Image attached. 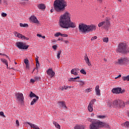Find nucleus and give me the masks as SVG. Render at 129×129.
<instances>
[{
    "instance_id": "nucleus-6",
    "label": "nucleus",
    "mask_w": 129,
    "mask_h": 129,
    "mask_svg": "<svg viewBox=\"0 0 129 129\" xmlns=\"http://www.w3.org/2000/svg\"><path fill=\"white\" fill-rule=\"evenodd\" d=\"M109 26H110V21H109L108 18H106L105 21L101 22L98 24L99 28L102 27L104 29L109 28Z\"/></svg>"
},
{
    "instance_id": "nucleus-5",
    "label": "nucleus",
    "mask_w": 129,
    "mask_h": 129,
    "mask_svg": "<svg viewBox=\"0 0 129 129\" xmlns=\"http://www.w3.org/2000/svg\"><path fill=\"white\" fill-rule=\"evenodd\" d=\"M114 107H117L118 108H123L125 104L124 102L121 100H116L114 101L112 105Z\"/></svg>"
},
{
    "instance_id": "nucleus-7",
    "label": "nucleus",
    "mask_w": 129,
    "mask_h": 129,
    "mask_svg": "<svg viewBox=\"0 0 129 129\" xmlns=\"http://www.w3.org/2000/svg\"><path fill=\"white\" fill-rule=\"evenodd\" d=\"M103 122L100 121L95 120L93 123L90 125V129H98L99 126L102 125Z\"/></svg>"
},
{
    "instance_id": "nucleus-34",
    "label": "nucleus",
    "mask_w": 129,
    "mask_h": 129,
    "mask_svg": "<svg viewBox=\"0 0 129 129\" xmlns=\"http://www.w3.org/2000/svg\"><path fill=\"white\" fill-rule=\"evenodd\" d=\"M61 52L62 51L61 50H59L58 51H57V59H60V55H61Z\"/></svg>"
},
{
    "instance_id": "nucleus-1",
    "label": "nucleus",
    "mask_w": 129,
    "mask_h": 129,
    "mask_svg": "<svg viewBox=\"0 0 129 129\" xmlns=\"http://www.w3.org/2000/svg\"><path fill=\"white\" fill-rule=\"evenodd\" d=\"M59 26L63 29L76 28L75 23L71 21V14L67 11L60 16Z\"/></svg>"
},
{
    "instance_id": "nucleus-28",
    "label": "nucleus",
    "mask_w": 129,
    "mask_h": 129,
    "mask_svg": "<svg viewBox=\"0 0 129 129\" xmlns=\"http://www.w3.org/2000/svg\"><path fill=\"white\" fill-rule=\"evenodd\" d=\"M124 126L126 127V128H129V122L128 121H126L124 123Z\"/></svg>"
},
{
    "instance_id": "nucleus-54",
    "label": "nucleus",
    "mask_w": 129,
    "mask_h": 129,
    "mask_svg": "<svg viewBox=\"0 0 129 129\" xmlns=\"http://www.w3.org/2000/svg\"><path fill=\"white\" fill-rule=\"evenodd\" d=\"M4 56H6L7 58H9V56L7 54H4Z\"/></svg>"
},
{
    "instance_id": "nucleus-12",
    "label": "nucleus",
    "mask_w": 129,
    "mask_h": 129,
    "mask_svg": "<svg viewBox=\"0 0 129 129\" xmlns=\"http://www.w3.org/2000/svg\"><path fill=\"white\" fill-rule=\"evenodd\" d=\"M47 74L49 75V76H50L51 78L53 77V76H55V72L53 71V70L52 69H49L47 71Z\"/></svg>"
},
{
    "instance_id": "nucleus-30",
    "label": "nucleus",
    "mask_w": 129,
    "mask_h": 129,
    "mask_svg": "<svg viewBox=\"0 0 129 129\" xmlns=\"http://www.w3.org/2000/svg\"><path fill=\"white\" fill-rule=\"evenodd\" d=\"M53 124H54L55 127H57V128H60V125H59V124H58V123L56 122H54Z\"/></svg>"
},
{
    "instance_id": "nucleus-42",
    "label": "nucleus",
    "mask_w": 129,
    "mask_h": 129,
    "mask_svg": "<svg viewBox=\"0 0 129 129\" xmlns=\"http://www.w3.org/2000/svg\"><path fill=\"white\" fill-rule=\"evenodd\" d=\"M61 37H68V35L60 33Z\"/></svg>"
},
{
    "instance_id": "nucleus-46",
    "label": "nucleus",
    "mask_w": 129,
    "mask_h": 129,
    "mask_svg": "<svg viewBox=\"0 0 129 129\" xmlns=\"http://www.w3.org/2000/svg\"><path fill=\"white\" fill-rule=\"evenodd\" d=\"M52 48H53V49H54V50H57V45H53Z\"/></svg>"
},
{
    "instance_id": "nucleus-19",
    "label": "nucleus",
    "mask_w": 129,
    "mask_h": 129,
    "mask_svg": "<svg viewBox=\"0 0 129 129\" xmlns=\"http://www.w3.org/2000/svg\"><path fill=\"white\" fill-rule=\"evenodd\" d=\"M38 8L39 10H45L46 9V6L44 5L43 4H40L38 5Z\"/></svg>"
},
{
    "instance_id": "nucleus-33",
    "label": "nucleus",
    "mask_w": 129,
    "mask_h": 129,
    "mask_svg": "<svg viewBox=\"0 0 129 129\" xmlns=\"http://www.w3.org/2000/svg\"><path fill=\"white\" fill-rule=\"evenodd\" d=\"M80 78V77H77L76 78H71L70 79L69 81H70V80H72V81H75V80H76V79H79Z\"/></svg>"
},
{
    "instance_id": "nucleus-63",
    "label": "nucleus",
    "mask_w": 129,
    "mask_h": 129,
    "mask_svg": "<svg viewBox=\"0 0 129 129\" xmlns=\"http://www.w3.org/2000/svg\"><path fill=\"white\" fill-rule=\"evenodd\" d=\"M2 2V0H0V3Z\"/></svg>"
},
{
    "instance_id": "nucleus-38",
    "label": "nucleus",
    "mask_w": 129,
    "mask_h": 129,
    "mask_svg": "<svg viewBox=\"0 0 129 129\" xmlns=\"http://www.w3.org/2000/svg\"><path fill=\"white\" fill-rule=\"evenodd\" d=\"M21 39L22 40H29V38L26 37V36H23V35H22V36L21 37Z\"/></svg>"
},
{
    "instance_id": "nucleus-17",
    "label": "nucleus",
    "mask_w": 129,
    "mask_h": 129,
    "mask_svg": "<svg viewBox=\"0 0 129 129\" xmlns=\"http://www.w3.org/2000/svg\"><path fill=\"white\" fill-rule=\"evenodd\" d=\"M85 60L86 61V63L88 64V66H91V63L90 62V61L89 60V58H88V56H87V54H86L84 57Z\"/></svg>"
},
{
    "instance_id": "nucleus-53",
    "label": "nucleus",
    "mask_w": 129,
    "mask_h": 129,
    "mask_svg": "<svg viewBox=\"0 0 129 129\" xmlns=\"http://www.w3.org/2000/svg\"><path fill=\"white\" fill-rule=\"evenodd\" d=\"M37 36L38 37V38H41L42 35L41 34H37Z\"/></svg>"
},
{
    "instance_id": "nucleus-48",
    "label": "nucleus",
    "mask_w": 129,
    "mask_h": 129,
    "mask_svg": "<svg viewBox=\"0 0 129 129\" xmlns=\"http://www.w3.org/2000/svg\"><path fill=\"white\" fill-rule=\"evenodd\" d=\"M2 16L4 17L5 18V17H7V14L6 13H2Z\"/></svg>"
},
{
    "instance_id": "nucleus-37",
    "label": "nucleus",
    "mask_w": 129,
    "mask_h": 129,
    "mask_svg": "<svg viewBox=\"0 0 129 129\" xmlns=\"http://www.w3.org/2000/svg\"><path fill=\"white\" fill-rule=\"evenodd\" d=\"M80 72L82 74H84V75H86V72L84 70H81Z\"/></svg>"
},
{
    "instance_id": "nucleus-59",
    "label": "nucleus",
    "mask_w": 129,
    "mask_h": 129,
    "mask_svg": "<svg viewBox=\"0 0 129 129\" xmlns=\"http://www.w3.org/2000/svg\"><path fill=\"white\" fill-rule=\"evenodd\" d=\"M91 115H94V113H92Z\"/></svg>"
},
{
    "instance_id": "nucleus-24",
    "label": "nucleus",
    "mask_w": 129,
    "mask_h": 129,
    "mask_svg": "<svg viewBox=\"0 0 129 129\" xmlns=\"http://www.w3.org/2000/svg\"><path fill=\"white\" fill-rule=\"evenodd\" d=\"M97 117L100 119H104L106 117V116L104 115H97Z\"/></svg>"
},
{
    "instance_id": "nucleus-56",
    "label": "nucleus",
    "mask_w": 129,
    "mask_h": 129,
    "mask_svg": "<svg viewBox=\"0 0 129 129\" xmlns=\"http://www.w3.org/2000/svg\"><path fill=\"white\" fill-rule=\"evenodd\" d=\"M50 12L53 13V10H51Z\"/></svg>"
},
{
    "instance_id": "nucleus-13",
    "label": "nucleus",
    "mask_w": 129,
    "mask_h": 129,
    "mask_svg": "<svg viewBox=\"0 0 129 129\" xmlns=\"http://www.w3.org/2000/svg\"><path fill=\"white\" fill-rule=\"evenodd\" d=\"M17 98L21 102L24 101V95L22 93H18L17 94Z\"/></svg>"
},
{
    "instance_id": "nucleus-27",
    "label": "nucleus",
    "mask_w": 129,
    "mask_h": 129,
    "mask_svg": "<svg viewBox=\"0 0 129 129\" xmlns=\"http://www.w3.org/2000/svg\"><path fill=\"white\" fill-rule=\"evenodd\" d=\"M37 97H38V96H36L33 92H31L30 97H36V98H37Z\"/></svg>"
},
{
    "instance_id": "nucleus-20",
    "label": "nucleus",
    "mask_w": 129,
    "mask_h": 129,
    "mask_svg": "<svg viewBox=\"0 0 129 129\" xmlns=\"http://www.w3.org/2000/svg\"><path fill=\"white\" fill-rule=\"evenodd\" d=\"M24 63L26 64V69L28 70L30 69V66H29V60L27 59H25Z\"/></svg>"
},
{
    "instance_id": "nucleus-47",
    "label": "nucleus",
    "mask_w": 129,
    "mask_h": 129,
    "mask_svg": "<svg viewBox=\"0 0 129 129\" xmlns=\"http://www.w3.org/2000/svg\"><path fill=\"white\" fill-rule=\"evenodd\" d=\"M37 57L35 58V60L36 63L39 62V56H36Z\"/></svg>"
},
{
    "instance_id": "nucleus-58",
    "label": "nucleus",
    "mask_w": 129,
    "mask_h": 129,
    "mask_svg": "<svg viewBox=\"0 0 129 129\" xmlns=\"http://www.w3.org/2000/svg\"><path fill=\"white\" fill-rule=\"evenodd\" d=\"M4 55V54L0 53V55Z\"/></svg>"
},
{
    "instance_id": "nucleus-2",
    "label": "nucleus",
    "mask_w": 129,
    "mask_h": 129,
    "mask_svg": "<svg viewBox=\"0 0 129 129\" xmlns=\"http://www.w3.org/2000/svg\"><path fill=\"white\" fill-rule=\"evenodd\" d=\"M67 7V2L65 0H55L53 3L54 11L57 13H63Z\"/></svg>"
},
{
    "instance_id": "nucleus-36",
    "label": "nucleus",
    "mask_w": 129,
    "mask_h": 129,
    "mask_svg": "<svg viewBox=\"0 0 129 129\" xmlns=\"http://www.w3.org/2000/svg\"><path fill=\"white\" fill-rule=\"evenodd\" d=\"M103 42H105L106 43L108 42V38L105 37L103 38Z\"/></svg>"
},
{
    "instance_id": "nucleus-52",
    "label": "nucleus",
    "mask_w": 129,
    "mask_h": 129,
    "mask_svg": "<svg viewBox=\"0 0 129 129\" xmlns=\"http://www.w3.org/2000/svg\"><path fill=\"white\" fill-rule=\"evenodd\" d=\"M119 77H121V75H119L117 77H116L115 78V79H117V78H119Z\"/></svg>"
},
{
    "instance_id": "nucleus-21",
    "label": "nucleus",
    "mask_w": 129,
    "mask_h": 129,
    "mask_svg": "<svg viewBox=\"0 0 129 129\" xmlns=\"http://www.w3.org/2000/svg\"><path fill=\"white\" fill-rule=\"evenodd\" d=\"M14 34L15 35V36H16V37H18V38L22 39V37L23 35L21 34V33H19L15 31L14 32Z\"/></svg>"
},
{
    "instance_id": "nucleus-31",
    "label": "nucleus",
    "mask_w": 129,
    "mask_h": 129,
    "mask_svg": "<svg viewBox=\"0 0 129 129\" xmlns=\"http://www.w3.org/2000/svg\"><path fill=\"white\" fill-rule=\"evenodd\" d=\"M20 27H23L24 28L26 27H29V25L28 24H23V23H20Z\"/></svg>"
},
{
    "instance_id": "nucleus-22",
    "label": "nucleus",
    "mask_w": 129,
    "mask_h": 129,
    "mask_svg": "<svg viewBox=\"0 0 129 129\" xmlns=\"http://www.w3.org/2000/svg\"><path fill=\"white\" fill-rule=\"evenodd\" d=\"M1 61L2 62H3V63H4V64H5V65H6L7 68L8 67H9V63L8 62V60L4 58H1Z\"/></svg>"
},
{
    "instance_id": "nucleus-23",
    "label": "nucleus",
    "mask_w": 129,
    "mask_h": 129,
    "mask_svg": "<svg viewBox=\"0 0 129 129\" xmlns=\"http://www.w3.org/2000/svg\"><path fill=\"white\" fill-rule=\"evenodd\" d=\"M39 100V97H36V99H33L31 103V105H34L35 103Z\"/></svg>"
},
{
    "instance_id": "nucleus-40",
    "label": "nucleus",
    "mask_w": 129,
    "mask_h": 129,
    "mask_svg": "<svg viewBox=\"0 0 129 129\" xmlns=\"http://www.w3.org/2000/svg\"><path fill=\"white\" fill-rule=\"evenodd\" d=\"M80 70H79V69H77V68H75V69H73V71H75L77 72H79V71H80Z\"/></svg>"
},
{
    "instance_id": "nucleus-57",
    "label": "nucleus",
    "mask_w": 129,
    "mask_h": 129,
    "mask_svg": "<svg viewBox=\"0 0 129 129\" xmlns=\"http://www.w3.org/2000/svg\"><path fill=\"white\" fill-rule=\"evenodd\" d=\"M107 127H109V125H107Z\"/></svg>"
},
{
    "instance_id": "nucleus-50",
    "label": "nucleus",
    "mask_w": 129,
    "mask_h": 129,
    "mask_svg": "<svg viewBox=\"0 0 129 129\" xmlns=\"http://www.w3.org/2000/svg\"><path fill=\"white\" fill-rule=\"evenodd\" d=\"M16 124L19 126L20 125V122H19V120H17L16 121Z\"/></svg>"
},
{
    "instance_id": "nucleus-64",
    "label": "nucleus",
    "mask_w": 129,
    "mask_h": 129,
    "mask_svg": "<svg viewBox=\"0 0 129 129\" xmlns=\"http://www.w3.org/2000/svg\"><path fill=\"white\" fill-rule=\"evenodd\" d=\"M128 116H129V113H128Z\"/></svg>"
},
{
    "instance_id": "nucleus-43",
    "label": "nucleus",
    "mask_w": 129,
    "mask_h": 129,
    "mask_svg": "<svg viewBox=\"0 0 129 129\" xmlns=\"http://www.w3.org/2000/svg\"><path fill=\"white\" fill-rule=\"evenodd\" d=\"M34 79H35V81H38V80H40V77H35L34 78Z\"/></svg>"
},
{
    "instance_id": "nucleus-60",
    "label": "nucleus",
    "mask_w": 129,
    "mask_h": 129,
    "mask_svg": "<svg viewBox=\"0 0 129 129\" xmlns=\"http://www.w3.org/2000/svg\"><path fill=\"white\" fill-rule=\"evenodd\" d=\"M15 64H17V62H15Z\"/></svg>"
},
{
    "instance_id": "nucleus-49",
    "label": "nucleus",
    "mask_w": 129,
    "mask_h": 129,
    "mask_svg": "<svg viewBox=\"0 0 129 129\" xmlns=\"http://www.w3.org/2000/svg\"><path fill=\"white\" fill-rule=\"evenodd\" d=\"M36 68H37L40 67V63H39V62H36Z\"/></svg>"
},
{
    "instance_id": "nucleus-55",
    "label": "nucleus",
    "mask_w": 129,
    "mask_h": 129,
    "mask_svg": "<svg viewBox=\"0 0 129 129\" xmlns=\"http://www.w3.org/2000/svg\"><path fill=\"white\" fill-rule=\"evenodd\" d=\"M41 38H42V39H45V36H42Z\"/></svg>"
},
{
    "instance_id": "nucleus-32",
    "label": "nucleus",
    "mask_w": 129,
    "mask_h": 129,
    "mask_svg": "<svg viewBox=\"0 0 129 129\" xmlns=\"http://www.w3.org/2000/svg\"><path fill=\"white\" fill-rule=\"evenodd\" d=\"M71 74H73L74 75H78V73L76 72L75 71H73V69H72L71 71Z\"/></svg>"
},
{
    "instance_id": "nucleus-51",
    "label": "nucleus",
    "mask_w": 129,
    "mask_h": 129,
    "mask_svg": "<svg viewBox=\"0 0 129 129\" xmlns=\"http://www.w3.org/2000/svg\"><path fill=\"white\" fill-rule=\"evenodd\" d=\"M30 81L32 83H34V82H35L36 81V80H35V79L34 80V79H32L30 80Z\"/></svg>"
},
{
    "instance_id": "nucleus-14",
    "label": "nucleus",
    "mask_w": 129,
    "mask_h": 129,
    "mask_svg": "<svg viewBox=\"0 0 129 129\" xmlns=\"http://www.w3.org/2000/svg\"><path fill=\"white\" fill-rule=\"evenodd\" d=\"M30 21H31V22H32V23H34V24L39 23V21L35 16H31L30 18Z\"/></svg>"
},
{
    "instance_id": "nucleus-26",
    "label": "nucleus",
    "mask_w": 129,
    "mask_h": 129,
    "mask_svg": "<svg viewBox=\"0 0 129 129\" xmlns=\"http://www.w3.org/2000/svg\"><path fill=\"white\" fill-rule=\"evenodd\" d=\"M75 129H84V126L83 125H76L75 127Z\"/></svg>"
},
{
    "instance_id": "nucleus-11",
    "label": "nucleus",
    "mask_w": 129,
    "mask_h": 129,
    "mask_svg": "<svg viewBox=\"0 0 129 129\" xmlns=\"http://www.w3.org/2000/svg\"><path fill=\"white\" fill-rule=\"evenodd\" d=\"M112 92L113 93H115V94H118L119 93H122L121 92V88H115L112 90Z\"/></svg>"
},
{
    "instance_id": "nucleus-15",
    "label": "nucleus",
    "mask_w": 129,
    "mask_h": 129,
    "mask_svg": "<svg viewBox=\"0 0 129 129\" xmlns=\"http://www.w3.org/2000/svg\"><path fill=\"white\" fill-rule=\"evenodd\" d=\"M58 104L59 106L62 107V108H66L67 109V106H66V103L64 101H59L58 102Z\"/></svg>"
},
{
    "instance_id": "nucleus-41",
    "label": "nucleus",
    "mask_w": 129,
    "mask_h": 129,
    "mask_svg": "<svg viewBox=\"0 0 129 129\" xmlns=\"http://www.w3.org/2000/svg\"><path fill=\"white\" fill-rule=\"evenodd\" d=\"M97 39V36H95L91 38V41H93L94 40H96Z\"/></svg>"
},
{
    "instance_id": "nucleus-8",
    "label": "nucleus",
    "mask_w": 129,
    "mask_h": 129,
    "mask_svg": "<svg viewBox=\"0 0 129 129\" xmlns=\"http://www.w3.org/2000/svg\"><path fill=\"white\" fill-rule=\"evenodd\" d=\"M118 63L120 65H126L129 64V59L126 57H123L118 59Z\"/></svg>"
},
{
    "instance_id": "nucleus-35",
    "label": "nucleus",
    "mask_w": 129,
    "mask_h": 129,
    "mask_svg": "<svg viewBox=\"0 0 129 129\" xmlns=\"http://www.w3.org/2000/svg\"><path fill=\"white\" fill-rule=\"evenodd\" d=\"M77 82H80V85H81V86H83V85H84V84H85V82H84V81H76Z\"/></svg>"
},
{
    "instance_id": "nucleus-25",
    "label": "nucleus",
    "mask_w": 129,
    "mask_h": 129,
    "mask_svg": "<svg viewBox=\"0 0 129 129\" xmlns=\"http://www.w3.org/2000/svg\"><path fill=\"white\" fill-rule=\"evenodd\" d=\"M68 88L70 89V88H71V86H63V87H61V90H67Z\"/></svg>"
},
{
    "instance_id": "nucleus-16",
    "label": "nucleus",
    "mask_w": 129,
    "mask_h": 129,
    "mask_svg": "<svg viewBox=\"0 0 129 129\" xmlns=\"http://www.w3.org/2000/svg\"><path fill=\"white\" fill-rule=\"evenodd\" d=\"M95 90L96 95H97L98 96H100V95H101L100 89H99V85H97L96 86Z\"/></svg>"
},
{
    "instance_id": "nucleus-10",
    "label": "nucleus",
    "mask_w": 129,
    "mask_h": 129,
    "mask_svg": "<svg viewBox=\"0 0 129 129\" xmlns=\"http://www.w3.org/2000/svg\"><path fill=\"white\" fill-rule=\"evenodd\" d=\"M96 101V99H94L91 100V102L89 103V104L88 106V109L90 112H92L93 111V104H94V102Z\"/></svg>"
},
{
    "instance_id": "nucleus-4",
    "label": "nucleus",
    "mask_w": 129,
    "mask_h": 129,
    "mask_svg": "<svg viewBox=\"0 0 129 129\" xmlns=\"http://www.w3.org/2000/svg\"><path fill=\"white\" fill-rule=\"evenodd\" d=\"M117 51L121 54H126L129 52V48H127L125 43H121L119 44Z\"/></svg>"
},
{
    "instance_id": "nucleus-61",
    "label": "nucleus",
    "mask_w": 129,
    "mask_h": 129,
    "mask_svg": "<svg viewBox=\"0 0 129 129\" xmlns=\"http://www.w3.org/2000/svg\"><path fill=\"white\" fill-rule=\"evenodd\" d=\"M104 61H106V59H104Z\"/></svg>"
},
{
    "instance_id": "nucleus-44",
    "label": "nucleus",
    "mask_w": 129,
    "mask_h": 129,
    "mask_svg": "<svg viewBox=\"0 0 129 129\" xmlns=\"http://www.w3.org/2000/svg\"><path fill=\"white\" fill-rule=\"evenodd\" d=\"M0 115H1V116H4V117H6L5 116V114H4V112H3V111L0 112Z\"/></svg>"
},
{
    "instance_id": "nucleus-18",
    "label": "nucleus",
    "mask_w": 129,
    "mask_h": 129,
    "mask_svg": "<svg viewBox=\"0 0 129 129\" xmlns=\"http://www.w3.org/2000/svg\"><path fill=\"white\" fill-rule=\"evenodd\" d=\"M28 124H29V125H30V126H31V127H32V128L40 129V128L39 127H38V125H37L35 124H33L32 123L28 122Z\"/></svg>"
},
{
    "instance_id": "nucleus-45",
    "label": "nucleus",
    "mask_w": 129,
    "mask_h": 129,
    "mask_svg": "<svg viewBox=\"0 0 129 129\" xmlns=\"http://www.w3.org/2000/svg\"><path fill=\"white\" fill-rule=\"evenodd\" d=\"M91 88H88L86 90V91L88 93L89 92H90V91H91Z\"/></svg>"
},
{
    "instance_id": "nucleus-3",
    "label": "nucleus",
    "mask_w": 129,
    "mask_h": 129,
    "mask_svg": "<svg viewBox=\"0 0 129 129\" xmlns=\"http://www.w3.org/2000/svg\"><path fill=\"white\" fill-rule=\"evenodd\" d=\"M96 30V26L93 24L87 25L84 24H80L79 25V31L80 33H86L95 31Z\"/></svg>"
},
{
    "instance_id": "nucleus-29",
    "label": "nucleus",
    "mask_w": 129,
    "mask_h": 129,
    "mask_svg": "<svg viewBox=\"0 0 129 129\" xmlns=\"http://www.w3.org/2000/svg\"><path fill=\"white\" fill-rule=\"evenodd\" d=\"M122 80H123V81H126V80L127 81H129V75L126 77H123L122 78Z\"/></svg>"
},
{
    "instance_id": "nucleus-9",
    "label": "nucleus",
    "mask_w": 129,
    "mask_h": 129,
    "mask_svg": "<svg viewBox=\"0 0 129 129\" xmlns=\"http://www.w3.org/2000/svg\"><path fill=\"white\" fill-rule=\"evenodd\" d=\"M16 46L19 49H23V50H27L29 48V45H26L25 43L22 42H17Z\"/></svg>"
},
{
    "instance_id": "nucleus-39",
    "label": "nucleus",
    "mask_w": 129,
    "mask_h": 129,
    "mask_svg": "<svg viewBox=\"0 0 129 129\" xmlns=\"http://www.w3.org/2000/svg\"><path fill=\"white\" fill-rule=\"evenodd\" d=\"M59 36H61V33H60V32H57V33L55 34V37H59Z\"/></svg>"
},
{
    "instance_id": "nucleus-62",
    "label": "nucleus",
    "mask_w": 129,
    "mask_h": 129,
    "mask_svg": "<svg viewBox=\"0 0 129 129\" xmlns=\"http://www.w3.org/2000/svg\"><path fill=\"white\" fill-rule=\"evenodd\" d=\"M118 1H119V2H120L121 0H118Z\"/></svg>"
}]
</instances>
